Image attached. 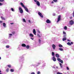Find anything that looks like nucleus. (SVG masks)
Returning <instances> with one entry per match:
<instances>
[{"instance_id":"nucleus-1","label":"nucleus","mask_w":74,"mask_h":74,"mask_svg":"<svg viewBox=\"0 0 74 74\" xmlns=\"http://www.w3.org/2000/svg\"><path fill=\"white\" fill-rule=\"evenodd\" d=\"M69 24L70 25H72L74 24V22L73 20H71L69 21Z\"/></svg>"},{"instance_id":"nucleus-50","label":"nucleus","mask_w":74,"mask_h":74,"mask_svg":"<svg viewBox=\"0 0 74 74\" xmlns=\"http://www.w3.org/2000/svg\"><path fill=\"white\" fill-rule=\"evenodd\" d=\"M51 3H52V4H53V3H54V2H53V1H52V2H51Z\"/></svg>"},{"instance_id":"nucleus-26","label":"nucleus","mask_w":74,"mask_h":74,"mask_svg":"<svg viewBox=\"0 0 74 74\" xmlns=\"http://www.w3.org/2000/svg\"><path fill=\"white\" fill-rule=\"evenodd\" d=\"M6 72H8L9 71V68H7L6 70Z\"/></svg>"},{"instance_id":"nucleus-11","label":"nucleus","mask_w":74,"mask_h":74,"mask_svg":"<svg viewBox=\"0 0 74 74\" xmlns=\"http://www.w3.org/2000/svg\"><path fill=\"white\" fill-rule=\"evenodd\" d=\"M22 46L23 47H26V45L25 44H22Z\"/></svg>"},{"instance_id":"nucleus-2","label":"nucleus","mask_w":74,"mask_h":74,"mask_svg":"<svg viewBox=\"0 0 74 74\" xmlns=\"http://www.w3.org/2000/svg\"><path fill=\"white\" fill-rule=\"evenodd\" d=\"M60 19H61V15H60L59 16L58 18L57 22H59L60 21Z\"/></svg>"},{"instance_id":"nucleus-23","label":"nucleus","mask_w":74,"mask_h":74,"mask_svg":"<svg viewBox=\"0 0 74 74\" xmlns=\"http://www.w3.org/2000/svg\"><path fill=\"white\" fill-rule=\"evenodd\" d=\"M52 56H54V55H55V53H54V52H52Z\"/></svg>"},{"instance_id":"nucleus-54","label":"nucleus","mask_w":74,"mask_h":74,"mask_svg":"<svg viewBox=\"0 0 74 74\" xmlns=\"http://www.w3.org/2000/svg\"><path fill=\"white\" fill-rule=\"evenodd\" d=\"M10 24L11 25H13V24H14V23H10Z\"/></svg>"},{"instance_id":"nucleus-7","label":"nucleus","mask_w":74,"mask_h":74,"mask_svg":"<svg viewBox=\"0 0 74 74\" xmlns=\"http://www.w3.org/2000/svg\"><path fill=\"white\" fill-rule=\"evenodd\" d=\"M24 9L25 10V11L27 12H29V10H28V9L26 7H24Z\"/></svg>"},{"instance_id":"nucleus-41","label":"nucleus","mask_w":74,"mask_h":74,"mask_svg":"<svg viewBox=\"0 0 74 74\" xmlns=\"http://www.w3.org/2000/svg\"><path fill=\"white\" fill-rule=\"evenodd\" d=\"M73 16L74 17V11L73 12Z\"/></svg>"},{"instance_id":"nucleus-29","label":"nucleus","mask_w":74,"mask_h":74,"mask_svg":"<svg viewBox=\"0 0 74 74\" xmlns=\"http://www.w3.org/2000/svg\"><path fill=\"white\" fill-rule=\"evenodd\" d=\"M8 67H9V68H11V65H8Z\"/></svg>"},{"instance_id":"nucleus-22","label":"nucleus","mask_w":74,"mask_h":74,"mask_svg":"<svg viewBox=\"0 0 74 74\" xmlns=\"http://www.w3.org/2000/svg\"><path fill=\"white\" fill-rule=\"evenodd\" d=\"M59 49L60 51H63V49L62 48H59Z\"/></svg>"},{"instance_id":"nucleus-8","label":"nucleus","mask_w":74,"mask_h":74,"mask_svg":"<svg viewBox=\"0 0 74 74\" xmlns=\"http://www.w3.org/2000/svg\"><path fill=\"white\" fill-rule=\"evenodd\" d=\"M46 22L47 23H51V21L49 19H47L46 20Z\"/></svg>"},{"instance_id":"nucleus-40","label":"nucleus","mask_w":74,"mask_h":74,"mask_svg":"<svg viewBox=\"0 0 74 74\" xmlns=\"http://www.w3.org/2000/svg\"><path fill=\"white\" fill-rule=\"evenodd\" d=\"M39 43H40V42H41V40H40V39H39Z\"/></svg>"},{"instance_id":"nucleus-53","label":"nucleus","mask_w":74,"mask_h":74,"mask_svg":"<svg viewBox=\"0 0 74 74\" xmlns=\"http://www.w3.org/2000/svg\"><path fill=\"white\" fill-rule=\"evenodd\" d=\"M31 39H32V40H33L34 39L32 38H31Z\"/></svg>"},{"instance_id":"nucleus-14","label":"nucleus","mask_w":74,"mask_h":74,"mask_svg":"<svg viewBox=\"0 0 74 74\" xmlns=\"http://www.w3.org/2000/svg\"><path fill=\"white\" fill-rule=\"evenodd\" d=\"M29 36H30V37H34V36L32 34H29Z\"/></svg>"},{"instance_id":"nucleus-57","label":"nucleus","mask_w":74,"mask_h":74,"mask_svg":"<svg viewBox=\"0 0 74 74\" xmlns=\"http://www.w3.org/2000/svg\"><path fill=\"white\" fill-rule=\"evenodd\" d=\"M1 72V71L0 70V74H1V73H0Z\"/></svg>"},{"instance_id":"nucleus-30","label":"nucleus","mask_w":74,"mask_h":74,"mask_svg":"<svg viewBox=\"0 0 74 74\" xmlns=\"http://www.w3.org/2000/svg\"><path fill=\"white\" fill-rule=\"evenodd\" d=\"M23 22H26V20L25 18L23 19Z\"/></svg>"},{"instance_id":"nucleus-52","label":"nucleus","mask_w":74,"mask_h":74,"mask_svg":"<svg viewBox=\"0 0 74 74\" xmlns=\"http://www.w3.org/2000/svg\"><path fill=\"white\" fill-rule=\"evenodd\" d=\"M71 44H73V42H71Z\"/></svg>"},{"instance_id":"nucleus-48","label":"nucleus","mask_w":74,"mask_h":74,"mask_svg":"<svg viewBox=\"0 0 74 74\" xmlns=\"http://www.w3.org/2000/svg\"><path fill=\"white\" fill-rule=\"evenodd\" d=\"M3 22V21H0V23H2Z\"/></svg>"},{"instance_id":"nucleus-56","label":"nucleus","mask_w":74,"mask_h":74,"mask_svg":"<svg viewBox=\"0 0 74 74\" xmlns=\"http://www.w3.org/2000/svg\"><path fill=\"white\" fill-rule=\"evenodd\" d=\"M12 34H9V36H12Z\"/></svg>"},{"instance_id":"nucleus-6","label":"nucleus","mask_w":74,"mask_h":74,"mask_svg":"<svg viewBox=\"0 0 74 74\" xmlns=\"http://www.w3.org/2000/svg\"><path fill=\"white\" fill-rule=\"evenodd\" d=\"M36 4L38 6H40V2L38 1H36Z\"/></svg>"},{"instance_id":"nucleus-17","label":"nucleus","mask_w":74,"mask_h":74,"mask_svg":"<svg viewBox=\"0 0 74 74\" xmlns=\"http://www.w3.org/2000/svg\"><path fill=\"white\" fill-rule=\"evenodd\" d=\"M3 26L5 27V26H6V24H5V23H3Z\"/></svg>"},{"instance_id":"nucleus-19","label":"nucleus","mask_w":74,"mask_h":74,"mask_svg":"<svg viewBox=\"0 0 74 74\" xmlns=\"http://www.w3.org/2000/svg\"><path fill=\"white\" fill-rule=\"evenodd\" d=\"M14 70L13 69H10V71H11V72H14Z\"/></svg>"},{"instance_id":"nucleus-58","label":"nucleus","mask_w":74,"mask_h":74,"mask_svg":"<svg viewBox=\"0 0 74 74\" xmlns=\"http://www.w3.org/2000/svg\"><path fill=\"white\" fill-rule=\"evenodd\" d=\"M1 58L0 57V60H1Z\"/></svg>"},{"instance_id":"nucleus-24","label":"nucleus","mask_w":74,"mask_h":74,"mask_svg":"<svg viewBox=\"0 0 74 74\" xmlns=\"http://www.w3.org/2000/svg\"><path fill=\"white\" fill-rule=\"evenodd\" d=\"M6 48H10V46L9 45L6 46Z\"/></svg>"},{"instance_id":"nucleus-5","label":"nucleus","mask_w":74,"mask_h":74,"mask_svg":"<svg viewBox=\"0 0 74 74\" xmlns=\"http://www.w3.org/2000/svg\"><path fill=\"white\" fill-rule=\"evenodd\" d=\"M33 33L35 35H36V32L35 29H34L33 30Z\"/></svg>"},{"instance_id":"nucleus-9","label":"nucleus","mask_w":74,"mask_h":74,"mask_svg":"<svg viewBox=\"0 0 74 74\" xmlns=\"http://www.w3.org/2000/svg\"><path fill=\"white\" fill-rule=\"evenodd\" d=\"M52 47H53V49H55V48L56 47V46H55V45L53 44L52 46Z\"/></svg>"},{"instance_id":"nucleus-28","label":"nucleus","mask_w":74,"mask_h":74,"mask_svg":"<svg viewBox=\"0 0 74 74\" xmlns=\"http://www.w3.org/2000/svg\"><path fill=\"white\" fill-rule=\"evenodd\" d=\"M60 65L61 68H62V64L61 63H60Z\"/></svg>"},{"instance_id":"nucleus-46","label":"nucleus","mask_w":74,"mask_h":74,"mask_svg":"<svg viewBox=\"0 0 74 74\" xmlns=\"http://www.w3.org/2000/svg\"><path fill=\"white\" fill-rule=\"evenodd\" d=\"M67 70H69V68L68 67H66Z\"/></svg>"},{"instance_id":"nucleus-16","label":"nucleus","mask_w":74,"mask_h":74,"mask_svg":"<svg viewBox=\"0 0 74 74\" xmlns=\"http://www.w3.org/2000/svg\"><path fill=\"white\" fill-rule=\"evenodd\" d=\"M57 60L59 61L60 62V61L61 60V59L59 58H57Z\"/></svg>"},{"instance_id":"nucleus-51","label":"nucleus","mask_w":74,"mask_h":74,"mask_svg":"<svg viewBox=\"0 0 74 74\" xmlns=\"http://www.w3.org/2000/svg\"><path fill=\"white\" fill-rule=\"evenodd\" d=\"M55 15H56V14H53V16H55Z\"/></svg>"},{"instance_id":"nucleus-15","label":"nucleus","mask_w":74,"mask_h":74,"mask_svg":"<svg viewBox=\"0 0 74 74\" xmlns=\"http://www.w3.org/2000/svg\"><path fill=\"white\" fill-rule=\"evenodd\" d=\"M67 45H69V46L71 45V43H70L69 42H68L67 43Z\"/></svg>"},{"instance_id":"nucleus-35","label":"nucleus","mask_w":74,"mask_h":74,"mask_svg":"<svg viewBox=\"0 0 74 74\" xmlns=\"http://www.w3.org/2000/svg\"><path fill=\"white\" fill-rule=\"evenodd\" d=\"M37 74H41V73H40V72L38 71V72Z\"/></svg>"},{"instance_id":"nucleus-25","label":"nucleus","mask_w":74,"mask_h":74,"mask_svg":"<svg viewBox=\"0 0 74 74\" xmlns=\"http://www.w3.org/2000/svg\"><path fill=\"white\" fill-rule=\"evenodd\" d=\"M53 1L55 3H57L58 2V0H53Z\"/></svg>"},{"instance_id":"nucleus-39","label":"nucleus","mask_w":74,"mask_h":74,"mask_svg":"<svg viewBox=\"0 0 74 74\" xmlns=\"http://www.w3.org/2000/svg\"><path fill=\"white\" fill-rule=\"evenodd\" d=\"M66 35L64 36V38H66Z\"/></svg>"},{"instance_id":"nucleus-20","label":"nucleus","mask_w":74,"mask_h":74,"mask_svg":"<svg viewBox=\"0 0 74 74\" xmlns=\"http://www.w3.org/2000/svg\"><path fill=\"white\" fill-rule=\"evenodd\" d=\"M67 40V39H66V38H63L62 40L64 41H65V40Z\"/></svg>"},{"instance_id":"nucleus-18","label":"nucleus","mask_w":74,"mask_h":74,"mask_svg":"<svg viewBox=\"0 0 74 74\" xmlns=\"http://www.w3.org/2000/svg\"><path fill=\"white\" fill-rule=\"evenodd\" d=\"M29 45L26 46V48H27V49H29Z\"/></svg>"},{"instance_id":"nucleus-10","label":"nucleus","mask_w":74,"mask_h":74,"mask_svg":"<svg viewBox=\"0 0 74 74\" xmlns=\"http://www.w3.org/2000/svg\"><path fill=\"white\" fill-rule=\"evenodd\" d=\"M21 5L23 6V7L24 8L25 6V5H24V4H23V3H20Z\"/></svg>"},{"instance_id":"nucleus-34","label":"nucleus","mask_w":74,"mask_h":74,"mask_svg":"<svg viewBox=\"0 0 74 74\" xmlns=\"http://www.w3.org/2000/svg\"><path fill=\"white\" fill-rule=\"evenodd\" d=\"M60 62H61V63H63V61L62 60H61Z\"/></svg>"},{"instance_id":"nucleus-45","label":"nucleus","mask_w":74,"mask_h":74,"mask_svg":"<svg viewBox=\"0 0 74 74\" xmlns=\"http://www.w3.org/2000/svg\"><path fill=\"white\" fill-rule=\"evenodd\" d=\"M34 1L35 3H36V2H37V0H34Z\"/></svg>"},{"instance_id":"nucleus-36","label":"nucleus","mask_w":74,"mask_h":74,"mask_svg":"<svg viewBox=\"0 0 74 74\" xmlns=\"http://www.w3.org/2000/svg\"><path fill=\"white\" fill-rule=\"evenodd\" d=\"M37 36H38V37H41V36L39 34H38Z\"/></svg>"},{"instance_id":"nucleus-13","label":"nucleus","mask_w":74,"mask_h":74,"mask_svg":"<svg viewBox=\"0 0 74 74\" xmlns=\"http://www.w3.org/2000/svg\"><path fill=\"white\" fill-rule=\"evenodd\" d=\"M53 60L54 62H55L56 61V58L55 57H53Z\"/></svg>"},{"instance_id":"nucleus-44","label":"nucleus","mask_w":74,"mask_h":74,"mask_svg":"<svg viewBox=\"0 0 74 74\" xmlns=\"http://www.w3.org/2000/svg\"><path fill=\"white\" fill-rule=\"evenodd\" d=\"M70 18L71 19H72V18H73V17H72V16H71L70 17Z\"/></svg>"},{"instance_id":"nucleus-3","label":"nucleus","mask_w":74,"mask_h":74,"mask_svg":"<svg viewBox=\"0 0 74 74\" xmlns=\"http://www.w3.org/2000/svg\"><path fill=\"white\" fill-rule=\"evenodd\" d=\"M19 10L20 13H21V14H22V13H23V10L22 9V8H19Z\"/></svg>"},{"instance_id":"nucleus-33","label":"nucleus","mask_w":74,"mask_h":74,"mask_svg":"<svg viewBox=\"0 0 74 74\" xmlns=\"http://www.w3.org/2000/svg\"><path fill=\"white\" fill-rule=\"evenodd\" d=\"M63 34H66V32H65L63 31Z\"/></svg>"},{"instance_id":"nucleus-31","label":"nucleus","mask_w":74,"mask_h":74,"mask_svg":"<svg viewBox=\"0 0 74 74\" xmlns=\"http://www.w3.org/2000/svg\"><path fill=\"white\" fill-rule=\"evenodd\" d=\"M64 29L65 30H67V26H65L64 27Z\"/></svg>"},{"instance_id":"nucleus-47","label":"nucleus","mask_w":74,"mask_h":74,"mask_svg":"<svg viewBox=\"0 0 74 74\" xmlns=\"http://www.w3.org/2000/svg\"><path fill=\"white\" fill-rule=\"evenodd\" d=\"M2 5H3V4H2L1 3H0V6Z\"/></svg>"},{"instance_id":"nucleus-12","label":"nucleus","mask_w":74,"mask_h":74,"mask_svg":"<svg viewBox=\"0 0 74 74\" xmlns=\"http://www.w3.org/2000/svg\"><path fill=\"white\" fill-rule=\"evenodd\" d=\"M56 57L57 58H59V54H56Z\"/></svg>"},{"instance_id":"nucleus-37","label":"nucleus","mask_w":74,"mask_h":74,"mask_svg":"<svg viewBox=\"0 0 74 74\" xmlns=\"http://www.w3.org/2000/svg\"><path fill=\"white\" fill-rule=\"evenodd\" d=\"M11 10L12 11H14V9H13V8H11Z\"/></svg>"},{"instance_id":"nucleus-32","label":"nucleus","mask_w":74,"mask_h":74,"mask_svg":"<svg viewBox=\"0 0 74 74\" xmlns=\"http://www.w3.org/2000/svg\"><path fill=\"white\" fill-rule=\"evenodd\" d=\"M4 1V0H0V2H3Z\"/></svg>"},{"instance_id":"nucleus-55","label":"nucleus","mask_w":74,"mask_h":74,"mask_svg":"<svg viewBox=\"0 0 74 74\" xmlns=\"http://www.w3.org/2000/svg\"><path fill=\"white\" fill-rule=\"evenodd\" d=\"M38 33H40V31H38Z\"/></svg>"},{"instance_id":"nucleus-27","label":"nucleus","mask_w":74,"mask_h":74,"mask_svg":"<svg viewBox=\"0 0 74 74\" xmlns=\"http://www.w3.org/2000/svg\"><path fill=\"white\" fill-rule=\"evenodd\" d=\"M1 18H2V20H5V19L3 17V16H1Z\"/></svg>"},{"instance_id":"nucleus-4","label":"nucleus","mask_w":74,"mask_h":74,"mask_svg":"<svg viewBox=\"0 0 74 74\" xmlns=\"http://www.w3.org/2000/svg\"><path fill=\"white\" fill-rule=\"evenodd\" d=\"M38 15L41 17V18H43V15L40 12H38Z\"/></svg>"},{"instance_id":"nucleus-43","label":"nucleus","mask_w":74,"mask_h":74,"mask_svg":"<svg viewBox=\"0 0 74 74\" xmlns=\"http://www.w3.org/2000/svg\"><path fill=\"white\" fill-rule=\"evenodd\" d=\"M31 74H35V73H34V72H32L31 73Z\"/></svg>"},{"instance_id":"nucleus-21","label":"nucleus","mask_w":74,"mask_h":74,"mask_svg":"<svg viewBox=\"0 0 74 74\" xmlns=\"http://www.w3.org/2000/svg\"><path fill=\"white\" fill-rule=\"evenodd\" d=\"M59 47H63V46L61 45L60 44L58 45Z\"/></svg>"},{"instance_id":"nucleus-42","label":"nucleus","mask_w":74,"mask_h":74,"mask_svg":"<svg viewBox=\"0 0 74 74\" xmlns=\"http://www.w3.org/2000/svg\"><path fill=\"white\" fill-rule=\"evenodd\" d=\"M67 41H68L69 42H70L71 41V40H70L69 39L67 40Z\"/></svg>"},{"instance_id":"nucleus-38","label":"nucleus","mask_w":74,"mask_h":74,"mask_svg":"<svg viewBox=\"0 0 74 74\" xmlns=\"http://www.w3.org/2000/svg\"><path fill=\"white\" fill-rule=\"evenodd\" d=\"M15 33V32H12V34H14Z\"/></svg>"},{"instance_id":"nucleus-49","label":"nucleus","mask_w":74,"mask_h":74,"mask_svg":"<svg viewBox=\"0 0 74 74\" xmlns=\"http://www.w3.org/2000/svg\"><path fill=\"white\" fill-rule=\"evenodd\" d=\"M28 21L29 22V23H31V22H30V20H29Z\"/></svg>"}]
</instances>
